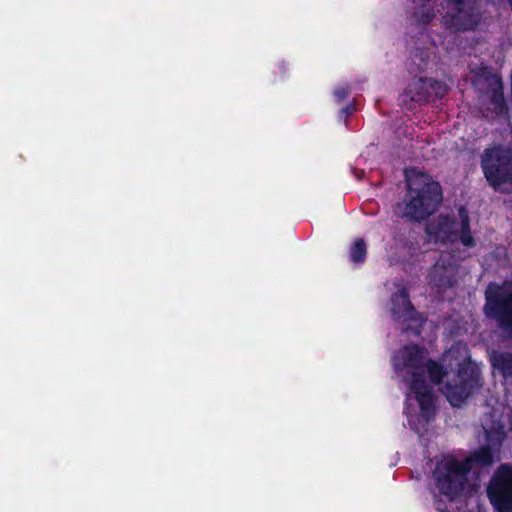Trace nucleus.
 <instances>
[{
  "label": "nucleus",
  "mask_w": 512,
  "mask_h": 512,
  "mask_svg": "<svg viewBox=\"0 0 512 512\" xmlns=\"http://www.w3.org/2000/svg\"><path fill=\"white\" fill-rule=\"evenodd\" d=\"M481 426L487 445L476 450L470 457L460 461L447 456L437 462L433 472L435 485L439 492L449 500L456 498L467 483V473L473 466H487L499 460V450L505 438L504 425L496 412L486 413Z\"/></svg>",
  "instance_id": "1"
},
{
  "label": "nucleus",
  "mask_w": 512,
  "mask_h": 512,
  "mask_svg": "<svg viewBox=\"0 0 512 512\" xmlns=\"http://www.w3.org/2000/svg\"><path fill=\"white\" fill-rule=\"evenodd\" d=\"M397 376L407 384L406 392L407 416L410 425H414L413 414L410 410L413 402L419 407V417L425 423L429 422L435 413L434 394L431 385L426 381L428 372L434 383H439L443 377V369L435 361L426 360L425 352L416 345L405 346L392 358Z\"/></svg>",
  "instance_id": "2"
},
{
  "label": "nucleus",
  "mask_w": 512,
  "mask_h": 512,
  "mask_svg": "<svg viewBox=\"0 0 512 512\" xmlns=\"http://www.w3.org/2000/svg\"><path fill=\"white\" fill-rule=\"evenodd\" d=\"M443 362L447 367V381L441 391L452 406L459 407L481 386L480 370L472 363L469 349L463 343L447 350Z\"/></svg>",
  "instance_id": "3"
},
{
  "label": "nucleus",
  "mask_w": 512,
  "mask_h": 512,
  "mask_svg": "<svg viewBox=\"0 0 512 512\" xmlns=\"http://www.w3.org/2000/svg\"><path fill=\"white\" fill-rule=\"evenodd\" d=\"M407 193L399 208L410 221H422L432 215L442 201L441 186L423 172H406Z\"/></svg>",
  "instance_id": "4"
},
{
  "label": "nucleus",
  "mask_w": 512,
  "mask_h": 512,
  "mask_svg": "<svg viewBox=\"0 0 512 512\" xmlns=\"http://www.w3.org/2000/svg\"><path fill=\"white\" fill-rule=\"evenodd\" d=\"M481 167L488 183L501 192L512 191V151L504 147L486 149Z\"/></svg>",
  "instance_id": "5"
},
{
  "label": "nucleus",
  "mask_w": 512,
  "mask_h": 512,
  "mask_svg": "<svg viewBox=\"0 0 512 512\" xmlns=\"http://www.w3.org/2000/svg\"><path fill=\"white\" fill-rule=\"evenodd\" d=\"M426 233L429 240L434 242L460 240L464 246L472 247L475 245L470 232L468 212L464 207H460L458 219L439 216L437 220L430 222L426 226Z\"/></svg>",
  "instance_id": "6"
},
{
  "label": "nucleus",
  "mask_w": 512,
  "mask_h": 512,
  "mask_svg": "<svg viewBox=\"0 0 512 512\" xmlns=\"http://www.w3.org/2000/svg\"><path fill=\"white\" fill-rule=\"evenodd\" d=\"M485 297V314L496 320L502 329L512 332V283L490 284Z\"/></svg>",
  "instance_id": "7"
},
{
  "label": "nucleus",
  "mask_w": 512,
  "mask_h": 512,
  "mask_svg": "<svg viewBox=\"0 0 512 512\" xmlns=\"http://www.w3.org/2000/svg\"><path fill=\"white\" fill-rule=\"evenodd\" d=\"M444 9L441 22L453 31L472 30L481 19L477 0H446Z\"/></svg>",
  "instance_id": "8"
},
{
  "label": "nucleus",
  "mask_w": 512,
  "mask_h": 512,
  "mask_svg": "<svg viewBox=\"0 0 512 512\" xmlns=\"http://www.w3.org/2000/svg\"><path fill=\"white\" fill-rule=\"evenodd\" d=\"M487 493L497 512L512 509V466L503 464L493 476Z\"/></svg>",
  "instance_id": "9"
},
{
  "label": "nucleus",
  "mask_w": 512,
  "mask_h": 512,
  "mask_svg": "<svg viewBox=\"0 0 512 512\" xmlns=\"http://www.w3.org/2000/svg\"><path fill=\"white\" fill-rule=\"evenodd\" d=\"M391 315L403 331H412L418 335L423 319L418 315L409 301L405 288L400 289L391 298Z\"/></svg>",
  "instance_id": "10"
},
{
  "label": "nucleus",
  "mask_w": 512,
  "mask_h": 512,
  "mask_svg": "<svg viewBox=\"0 0 512 512\" xmlns=\"http://www.w3.org/2000/svg\"><path fill=\"white\" fill-rule=\"evenodd\" d=\"M456 270L457 263L454 256L449 252H444L428 275L429 283L439 292L445 291L453 286Z\"/></svg>",
  "instance_id": "11"
},
{
  "label": "nucleus",
  "mask_w": 512,
  "mask_h": 512,
  "mask_svg": "<svg viewBox=\"0 0 512 512\" xmlns=\"http://www.w3.org/2000/svg\"><path fill=\"white\" fill-rule=\"evenodd\" d=\"M445 92V85L432 78H414L406 90V94L414 102H423L436 97H442Z\"/></svg>",
  "instance_id": "12"
},
{
  "label": "nucleus",
  "mask_w": 512,
  "mask_h": 512,
  "mask_svg": "<svg viewBox=\"0 0 512 512\" xmlns=\"http://www.w3.org/2000/svg\"><path fill=\"white\" fill-rule=\"evenodd\" d=\"M490 101V109L497 116L503 115L507 108L503 94V83L500 78L493 76L488 79V90L486 92Z\"/></svg>",
  "instance_id": "13"
},
{
  "label": "nucleus",
  "mask_w": 512,
  "mask_h": 512,
  "mask_svg": "<svg viewBox=\"0 0 512 512\" xmlns=\"http://www.w3.org/2000/svg\"><path fill=\"white\" fill-rule=\"evenodd\" d=\"M492 366L497 369L505 379L512 381V353L494 352L491 356Z\"/></svg>",
  "instance_id": "14"
},
{
  "label": "nucleus",
  "mask_w": 512,
  "mask_h": 512,
  "mask_svg": "<svg viewBox=\"0 0 512 512\" xmlns=\"http://www.w3.org/2000/svg\"><path fill=\"white\" fill-rule=\"evenodd\" d=\"M367 254L366 244L363 239H358L353 244L350 251V259L354 263H361L365 260Z\"/></svg>",
  "instance_id": "15"
},
{
  "label": "nucleus",
  "mask_w": 512,
  "mask_h": 512,
  "mask_svg": "<svg viewBox=\"0 0 512 512\" xmlns=\"http://www.w3.org/2000/svg\"><path fill=\"white\" fill-rule=\"evenodd\" d=\"M414 17L419 24H427L434 17V7L430 3L424 4L418 11L415 12Z\"/></svg>",
  "instance_id": "16"
},
{
  "label": "nucleus",
  "mask_w": 512,
  "mask_h": 512,
  "mask_svg": "<svg viewBox=\"0 0 512 512\" xmlns=\"http://www.w3.org/2000/svg\"><path fill=\"white\" fill-rule=\"evenodd\" d=\"M350 94L348 87H340L334 91V96L339 100L343 101Z\"/></svg>",
  "instance_id": "17"
},
{
  "label": "nucleus",
  "mask_w": 512,
  "mask_h": 512,
  "mask_svg": "<svg viewBox=\"0 0 512 512\" xmlns=\"http://www.w3.org/2000/svg\"><path fill=\"white\" fill-rule=\"evenodd\" d=\"M412 62L417 65L418 70H422L426 66L424 58L419 57L418 55H415V57L412 59Z\"/></svg>",
  "instance_id": "18"
},
{
  "label": "nucleus",
  "mask_w": 512,
  "mask_h": 512,
  "mask_svg": "<svg viewBox=\"0 0 512 512\" xmlns=\"http://www.w3.org/2000/svg\"><path fill=\"white\" fill-rule=\"evenodd\" d=\"M351 111H352V107L346 106L345 108H343L342 113H344L345 115H348Z\"/></svg>",
  "instance_id": "19"
},
{
  "label": "nucleus",
  "mask_w": 512,
  "mask_h": 512,
  "mask_svg": "<svg viewBox=\"0 0 512 512\" xmlns=\"http://www.w3.org/2000/svg\"><path fill=\"white\" fill-rule=\"evenodd\" d=\"M512 5V0H507Z\"/></svg>",
  "instance_id": "20"
}]
</instances>
